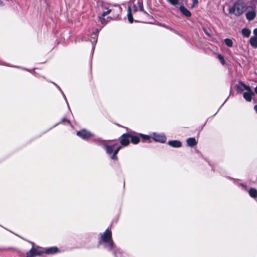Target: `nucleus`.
Masks as SVG:
<instances>
[{
  "label": "nucleus",
  "mask_w": 257,
  "mask_h": 257,
  "mask_svg": "<svg viewBox=\"0 0 257 257\" xmlns=\"http://www.w3.org/2000/svg\"><path fill=\"white\" fill-rule=\"evenodd\" d=\"M99 245L102 244L108 251L113 250L115 257H127V254L123 252L119 248H116L112 239L111 232L106 229L105 232L101 234V238L98 241Z\"/></svg>",
  "instance_id": "obj_1"
},
{
  "label": "nucleus",
  "mask_w": 257,
  "mask_h": 257,
  "mask_svg": "<svg viewBox=\"0 0 257 257\" xmlns=\"http://www.w3.org/2000/svg\"><path fill=\"white\" fill-rule=\"evenodd\" d=\"M53 84H54L56 86V87L58 88V89L61 91V92L62 93L64 98H65V100H66V97L64 93V92L62 91V89H61V88L58 86L55 83L53 82H51Z\"/></svg>",
  "instance_id": "obj_26"
},
{
  "label": "nucleus",
  "mask_w": 257,
  "mask_h": 257,
  "mask_svg": "<svg viewBox=\"0 0 257 257\" xmlns=\"http://www.w3.org/2000/svg\"><path fill=\"white\" fill-rule=\"evenodd\" d=\"M104 17L100 16L99 17V20L101 22V24H105L106 23V20L104 18H103Z\"/></svg>",
  "instance_id": "obj_31"
},
{
  "label": "nucleus",
  "mask_w": 257,
  "mask_h": 257,
  "mask_svg": "<svg viewBox=\"0 0 257 257\" xmlns=\"http://www.w3.org/2000/svg\"><path fill=\"white\" fill-rule=\"evenodd\" d=\"M224 42L227 46L229 47H232L233 46V42L230 39L226 38L224 40Z\"/></svg>",
  "instance_id": "obj_23"
},
{
  "label": "nucleus",
  "mask_w": 257,
  "mask_h": 257,
  "mask_svg": "<svg viewBox=\"0 0 257 257\" xmlns=\"http://www.w3.org/2000/svg\"><path fill=\"white\" fill-rule=\"evenodd\" d=\"M168 1L173 6L177 5L178 2V0H168Z\"/></svg>",
  "instance_id": "obj_29"
},
{
  "label": "nucleus",
  "mask_w": 257,
  "mask_h": 257,
  "mask_svg": "<svg viewBox=\"0 0 257 257\" xmlns=\"http://www.w3.org/2000/svg\"><path fill=\"white\" fill-rule=\"evenodd\" d=\"M138 11V7L136 4H133V9L132 10V11L133 12V13H135Z\"/></svg>",
  "instance_id": "obj_32"
},
{
  "label": "nucleus",
  "mask_w": 257,
  "mask_h": 257,
  "mask_svg": "<svg viewBox=\"0 0 257 257\" xmlns=\"http://www.w3.org/2000/svg\"><path fill=\"white\" fill-rule=\"evenodd\" d=\"M121 146H118L117 147H116V146H115V148L114 149L113 153L111 156L112 160H115V161L117 160L118 158L116 155H117L118 152H119V151L121 149Z\"/></svg>",
  "instance_id": "obj_15"
},
{
  "label": "nucleus",
  "mask_w": 257,
  "mask_h": 257,
  "mask_svg": "<svg viewBox=\"0 0 257 257\" xmlns=\"http://www.w3.org/2000/svg\"><path fill=\"white\" fill-rule=\"evenodd\" d=\"M247 9V6L244 0H237L232 7L228 9V13L230 14H234L236 16H240Z\"/></svg>",
  "instance_id": "obj_2"
},
{
  "label": "nucleus",
  "mask_w": 257,
  "mask_h": 257,
  "mask_svg": "<svg viewBox=\"0 0 257 257\" xmlns=\"http://www.w3.org/2000/svg\"><path fill=\"white\" fill-rule=\"evenodd\" d=\"M128 21L130 23H133L134 19L132 14V8L131 6H128L127 8V14Z\"/></svg>",
  "instance_id": "obj_18"
},
{
  "label": "nucleus",
  "mask_w": 257,
  "mask_h": 257,
  "mask_svg": "<svg viewBox=\"0 0 257 257\" xmlns=\"http://www.w3.org/2000/svg\"><path fill=\"white\" fill-rule=\"evenodd\" d=\"M179 9L181 13L185 17H190L191 16V12L188 10L184 6H180Z\"/></svg>",
  "instance_id": "obj_12"
},
{
  "label": "nucleus",
  "mask_w": 257,
  "mask_h": 257,
  "mask_svg": "<svg viewBox=\"0 0 257 257\" xmlns=\"http://www.w3.org/2000/svg\"><path fill=\"white\" fill-rule=\"evenodd\" d=\"M130 133L128 132L122 134L119 138L120 143L121 146H126L130 143Z\"/></svg>",
  "instance_id": "obj_8"
},
{
  "label": "nucleus",
  "mask_w": 257,
  "mask_h": 257,
  "mask_svg": "<svg viewBox=\"0 0 257 257\" xmlns=\"http://www.w3.org/2000/svg\"><path fill=\"white\" fill-rule=\"evenodd\" d=\"M99 29H96L95 31H93L91 33L90 38H83V40L85 41H90L92 45V50H94L95 45L96 44L97 41V38H98V34L99 33Z\"/></svg>",
  "instance_id": "obj_4"
},
{
  "label": "nucleus",
  "mask_w": 257,
  "mask_h": 257,
  "mask_svg": "<svg viewBox=\"0 0 257 257\" xmlns=\"http://www.w3.org/2000/svg\"><path fill=\"white\" fill-rule=\"evenodd\" d=\"M77 135L82 139L87 141L90 138H94V135L86 129H82L77 132Z\"/></svg>",
  "instance_id": "obj_6"
},
{
  "label": "nucleus",
  "mask_w": 257,
  "mask_h": 257,
  "mask_svg": "<svg viewBox=\"0 0 257 257\" xmlns=\"http://www.w3.org/2000/svg\"><path fill=\"white\" fill-rule=\"evenodd\" d=\"M44 253L48 254H54L59 251V249L56 246H52L45 249Z\"/></svg>",
  "instance_id": "obj_11"
},
{
  "label": "nucleus",
  "mask_w": 257,
  "mask_h": 257,
  "mask_svg": "<svg viewBox=\"0 0 257 257\" xmlns=\"http://www.w3.org/2000/svg\"><path fill=\"white\" fill-rule=\"evenodd\" d=\"M168 144L173 148H180L181 146V143L178 140L169 141Z\"/></svg>",
  "instance_id": "obj_13"
},
{
  "label": "nucleus",
  "mask_w": 257,
  "mask_h": 257,
  "mask_svg": "<svg viewBox=\"0 0 257 257\" xmlns=\"http://www.w3.org/2000/svg\"><path fill=\"white\" fill-rule=\"evenodd\" d=\"M198 3V0H193V3L191 5V8H193L196 5H197Z\"/></svg>",
  "instance_id": "obj_33"
},
{
  "label": "nucleus",
  "mask_w": 257,
  "mask_h": 257,
  "mask_svg": "<svg viewBox=\"0 0 257 257\" xmlns=\"http://www.w3.org/2000/svg\"><path fill=\"white\" fill-rule=\"evenodd\" d=\"M92 142L98 146L103 147L106 154L111 159V156L113 153L114 149L117 145L116 143L109 145L106 143V140H103L100 138H94L92 140Z\"/></svg>",
  "instance_id": "obj_3"
},
{
  "label": "nucleus",
  "mask_w": 257,
  "mask_h": 257,
  "mask_svg": "<svg viewBox=\"0 0 257 257\" xmlns=\"http://www.w3.org/2000/svg\"><path fill=\"white\" fill-rule=\"evenodd\" d=\"M239 185L240 186H241L242 187L244 188L245 189H246V185H244V184H243L240 183V184H239Z\"/></svg>",
  "instance_id": "obj_35"
},
{
  "label": "nucleus",
  "mask_w": 257,
  "mask_h": 257,
  "mask_svg": "<svg viewBox=\"0 0 257 257\" xmlns=\"http://www.w3.org/2000/svg\"><path fill=\"white\" fill-rule=\"evenodd\" d=\"M246 18L248 21H251L254 19L256 16V13L254 11H248L246 13Z\"/></svg>",
  "instance_id": "obj_14"
},
{
  "label": "nucleus",
  "mask_w": 257,
  "mask_h": 257,
  "mask_svg": "<svg viewBox=\"0 0 257 257\" xmlns=\"http://www.w3.org/2000/svg\"><path fill=\"white\" fill-rule=\"evenodd\" d=\"M249 44L252 48H257V37H251L249 39Z\"/></svg>",
  "instance_id": "obj_17"
},
{
  "label": "nucleus",
  "mask_w": 257,
  "mask_h": 257,
  "mask_svg": "<svg viewBox=\"0 0 257 257\" xmlns=\"http://www.w3.org/2000/svg\"><path fill=\"white\" fill-rule=\"evenodd\" d=\"M253 36L257 37V28H255L253 31Z\"/></svg>",
  "instance_id": "obj_34"
},
{
  "label": "nucleus",
  "mask_w": 257,
  "mask_h": 257,
  "mask_svg": "<svg viewBox=\"0 0 257 257\" xmlns=\"http://www.w3.org/2000/svg\"><path fill=\"white\" fill-rule=\"evenodd\" d=\"M187 144L188 146L193 147L195 146L197 142L194 138H189L186 140Z\"/></svg>",
  "instance_id": "obj_16"
},
{
  "label": "nucleus",
  "mask_w": 257,
  "mask_h": 257,
  "mask_svg": "<svg viewBox=\"0 0 257 257\" xmlns=\"http://www.w3.org/2000/svg\"><path fill=\"white\" fill-rule=\"evenodd\" d=\"M137 4L139 7L140 11L143 12L145 14H147V13L144 9L143 1L142 0H138Z\"/></svg>",
  "instance_id": "obj_22"
},
{
  "label": "nucleus",
  "mask_w": 257,
  "mask_h": 257,
  "mask_svg": "<svg viewBox=\"0 0 257 257\" xmlns=\"http://www.w3.org/2000/svg\"><path fill=\"white\" fill-rule=\"evenodd\" d=\"M254 109L255 112L257 113V105H255L254 106Z\"/></svg>",
  "instance_id": "obj_36"
},
{
  "label": "nucleus",
  "mask_w": 257,
  "mask_h": 257,
  "mask_svg": "<svg viewBox=\"0 0 257 257\" xmlns=\"http://www.w3.org/2000/svg\"><path fill=\"white\" fill-rule=\"evenodd\" d=\"M248 193L249 195L253 198L257 197V190L254 188H250L248 190Z\"/></svg>",
  "instance_id": "obj_20"
},
{
  "label": "nucleus",
  "mask_w": 257,
  "mask_h": 257,
  "mask_svg": "<svg viewBox=\"0 0 257 257\" xmlns=\"http://www.w3.org/2000/svg\"><path fill=\"white\" fill-rule=\"evenodd\" d=\"M4 3L1 0H0V6H4Z\"/></svg>",
  "instance_id": "obj_37"
},
{
  "label": "nucleus",
  "mask_w": 257,
  "mask_h": 257,
  "mask_svg": "<svg viewBox=\"0 0 257 257\" xmlns=\"http://www.w3.org/2000/svg\"><path fill=\"white\" fill-rule=\"evenodd\" d=\"M63 122H68L69 124H71V122H70L69 120H68V119H67V118H66L65 117H64V118H62L60 122H58L57 123H56V124H55V125H54V126H55L57 125L58 124H60V123Z\"/></svg>",
  "instance_id": "obj_25"
},
{
  "label": "nucleus",
  "mask_w": 257,
  "mask_h": 257,
  "mask_svg": "<svg viewBox=\"0 0 257 257\" xmlns=\"http://www.w3.org/2000/svg\"><path fill=\"white\" fill-rule=\"evenodd\" d=\"M65 100L66 101V102H67V103L68 106H68V102H67V99H66V100ZM68 108H70V107H68Z\"/></svg>",
  "instance_id": "obj_40"
},
{
  "label": "nucleus",
  "mask_w": 257,
  "mask_h": 257,
  "mask_svg": "<svg viewBox=\"0 0 257 257\" xmlns=\"http://www.w3.org/2000/svg\"><path fill=\"white\" fill-rule=\"evenodd\" d=\"M111 10L107 9V10L106 11L103 12L101 16L104 17L106 15H107V14H109L111 12Z\"/></svg>",
  "instance_id": "obj_28"
},
{
  "label": "nucleus",
  "mask_w": 257,
  "mask_h": 257,
  "mask_svg": "<svg viewBox=\"0 0 257 257\" xmlns=\"http://www.w3.org/2000/svg\"><path fill=\"white\" fill-rule=\"evenodd\" d=\"M152 139L155 142H158L161 143H164L166 141V137L164 134H158L153 133L152 135Z\"/></svg>",
  "instance_id": "obj_7"
},
{
  "label": "nucleus",
  "mask_w": 257,
  "mask_h": 257,
  "mask_svg": "<svg viewBox=\"0 0 257 257\" xmlns=\"http://www.w3.org/2000/svg\"><path fill=\"white\" fill-rule=\"evenodd\" d=\"M130 133L131 142L133 144H138L140 142V136L139 134H137L135 132L132 131H131Z\"/></svg>",
  "instance_id": "obj_10"
},
{
  "label": "nucleus",
  "mask_w": 257,
  "mask_h": 257,
  "mask_svg": "<svg viewBox=\"0 0 257 257\" xmlns=\"http://www.w3.org/2000/svg\"><path fill=\"white\" fill-rule=\"evenodd\" d=\"M217 57L219 59V60L220 61V62L222 65L225 64V62L224 57L222 55H221V54H218L217 55Z\"/></svg>",
  "instance_id": "obj_24"
},
{
  "label": "nucleus",
  "mask_w": 257,
  "mask_h": 257,
  "mask_svg": "<svg viewBox=\"0 0 257 257\" xmlns=\"http://www.w3.org/2000/svg\"><path fill=\"white\" fill-rule=\"evenodd\" d=\"M159 26H162V27H164V28H166V29H167L171 30H172V28H171V27H169V26H167V25H166V24H165L160 23V24H159Z\"/></svg>",
  "instance_id": "obj_30"
},
{
  "label": "nucleus",
  "mask_w": 257,
  "mask_h": 257,
  "mask_svg": "<svg viewBox=\"0 0 257 257\" xmlns=\"http://www.w3.org/2000/svg\"><path fill=\"white\" fill-rule=\"evenodd\" d=\"M240 82H241V81H240V82H239V85H236V88H237V89L238 90H239V91H241V92H242V91H243V90H245V89H244V87H243V86H242L240 84Z\"/></svg>",
  "instance_id": "obj_27"
},
{
  "label": "nucleus",
  "mask_w": 257,
  "mask_h": 257,
  "mask_svg": "<svg viewBox=\"0 0 257 257\" xmlns=\"http://www.w3.org/2000/svg\"><path fill=\"white\" fill-rule=\"evenodd\" d=\"M240 84L244 87V89H245L246 90V92H245L243 94V98L247 101H250L251 100V97L252 95H254V93L253 91L251 90L249 86L245 85L244 83L242 82H240Z\"/></svg>",
  "instance_id": "obj_5"
},
{
  "label": "nucleus",
  "mask_w": 257,
  "mask_h": 257,
  "mask_svg": "<svg viewBox=\"0 0 257 257\" xmlns=\"http://www.w3.org/2000/svg\"><path fill=\"white\" fill-rule=\"evenodd\" d=\"M204 31L205 32V33L207 35V36H210V35L208 33H207L205 30H204Z\"/></svg>",
  "instance_id": "obj_38"
},
{
  "label": "nucleus",
  "mask_w": 257,
  "mask_h": 257,
  "mask_svg": "<svg viewBox=\"0 0 257 257\" xmlns=\"http://www.w3.org/2000/svg\"><path fill=\"white\" fill-rule=\"evenodd\" d=\"M139 135L140 136V138H141L143 141L151 142V139L152 138V136L150 137L148 135H144L142 134H139Z\"/></svg>",
  "instance_id": "obj_19"
},
{
  "label": "nucleus",
  "mask_w": 257,
  "mask_h": 257,
  "mask_svg": "<svg viewBox=\"0 0 257 257\" xmlns=\"http://www.w3.org/2000/svg\"><path fill=\"white\" fill-rule=\"evenodd\" d=\"M250 33V31L247 28H243L241 30V34L245 37H248Z\"/></svg>",
  "instance_id": "obj_21"
},
{
  "label": "nucleus",
  "mask_w": 257,
  "mask_h": 257,
  "mask_svg": "<svg viewBox=\"0 0 257 257\" xmlns=\"http://www.w3.org/2000/svg\"><path fill=\"white\" fill-rule=\"evenodd\" d=\"M43 253V250H38V249L32 247L27 253L26 257H34L35 255H40Z\"/></svg>",
  "instance_id": "obj_9"
},
{
  "label": "nucleus",
  "mask_w": 257,
  "mask_h": 257,
  "mask_svg": "<svg viewBox=\"0 0 257 257\" xmlns=\"http://www.w3.org/2000/svg\"><path fill=\"white\" fill-rule=\"evenodd\" d=\"M254 91L257 94V86H256L254 88Z\"/></svg>",
  "instance_id": "obj_39"
}]
</instances>
